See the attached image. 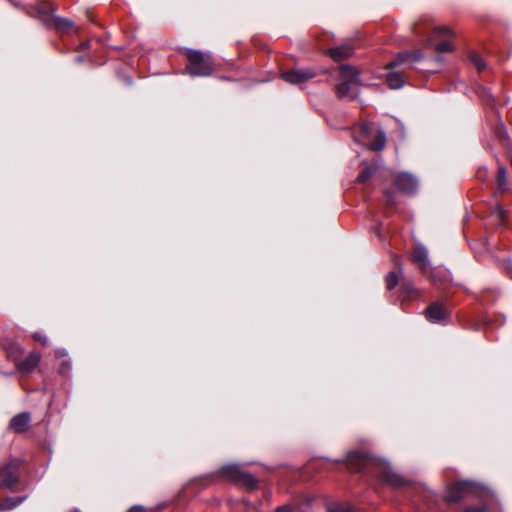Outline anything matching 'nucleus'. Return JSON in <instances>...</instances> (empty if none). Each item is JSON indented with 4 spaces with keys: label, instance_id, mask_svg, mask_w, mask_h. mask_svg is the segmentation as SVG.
Returning <instances> with one entry per match:
<instances>
[{
    "label": "nucleus",
    "instance_id": "f257e3e1",
    "mask_svg": "<svg viewBox=\"0 0 512 512\" xmlns=\"http://www.w3.org/2000/svg\"><path fill=\"white\" fill-rule=\"evenodd\" d=\"M346 467L352 472H367L379 477L385 483L399 487L405 480L386 467L380 460L365 453L350 452L346 458Z\"/></svg>",
    "mask_w": 512,
    "mask_h": 512
},
{
    "label": "nucleus",
    "instance_id": "f03ea898",
    "mask_svg": "<svg viewBox=\"0 0 512 512\" xmlns=\"http://www.w3.org/2000/svg\"><path fill=\"white\" fill-rule=\"evenodd\" d=\"M353 138L374 151L382 150L386 142L385 133L373 123H362L353 133Z\"/></svg>",
    "mask_w": 512,
    "mask_h": 512
},
{
    "label": "nucleus",
    "instance_id": "7ed1b4c3",
    "mask_svg": "<svg viewBox=\"0 0 512 512\" xmlns=\"http://www.w3.org/2000/svg\"><path fill=\"white\" fill-rule=\"evenodd\" d=\"M339 83L336 86V93L339 98H353L358 93L359 71L352 66L342 65L339 69Z\"/></svg>",
    "mask_w": 512,
    "mask_h": 512
},
{
    "label": "nucleus",
    "instance_id": "20e7f679",
    "mask_svg": "<svg viewBox=\"0 0 512 512\" xmlns=\"http://www.w3.org/2000/svg\"><path fill=\"white\" fill-rule=\"evenodd\" d=\"M490 492L485 487L470 481H460L447 488L445 500L449 503H455L468 496L485 497Z\"/></svg>",
    "mask_w": 512,
    "mask_h": 512
},
{
    "label": "nucleus",
    "instance_id": "39448f33",
    "mask_svg": "<svg viewBox=\"0 0 512 512\" xmlns=\"http://www.w3.org/2000/svg\"><path fill=\"white\" fill-rule=\"evenodd\" d=\"M189 64L187 72L192 76H209L213 71V61L210 55L198 50H190L187 53Z\"/></svg>",
    "mask_w": 512,
    "mask_h": 512
},
{
    "label": "nucleus",
    "instance_id": "423d86ee",
    "mask_svg": "<svg viewBox=\"0 0 512 512\" xmlns=\"http://www.w3.org/2000/svg\"><path fill=\"white\" fill-rule=\"evenodd\" d=\"M37 10L48 27H52L57 31L61 32H68L70 29L74 27L72 21L55 15H50L49 12L53 11V8L50 4L46 2L39 3L37 6Z\"/></svg>",
    "mask_w": 512,
    "mask_h": 512
},
{
    "label": "nucleus",
    "instance_id": "0eeeda50",
    "mask_svg": "<svg viewBox=\"0 0 512 512\" xmlns=\"http://www.w3.org/2000/svg\"><path fill=\"white\" fill-rule=\"evenodd\" d=\"M20 461L12 459L0 468V486L12 487L18 480Z\"/></svg>",
    "mask_w": 512,
    "mask_h": 512
},
{
    "label": "nucleus",
    "instance_id": "6e6552de",
    "mask_svg": "<svg viewBox=\"0 0 512 512\" xmlns=\"http://www.w3.org/2000/svg\"><path fill=\"white\" fill-rule=\"evenodd\" d=\"M222 471L228 478L243 483L249 489H253L257 485L256 479L251 474L241 471L237 465L225 466Z\"/></svg>",
    "mask_w": 512,
    "mask_h": 512
},
{
    "label": "nucleus",
    "instance_id": "1a4fd4ad",
    "mask_svg": "<svg viewBox=\"0 0 512 512\" xmlns=\"http://www.w3.org/2000/svg\"><path fill=\"white\" fill-rule=\"evenodd\" d=\"M316 72L311 68H297L286 71L282 74L283 80L291 84H300L311 80Z\"/></svg>",
    "mask_w": 512,
    "mask_h": 512
},
{
    "label": "nucleus",
    "instance_id": "9d476101",
    "mask_svg": "<svg viewBox=\"0 0 512 512\" xmlns=\"http://www.w3.org/2000/svg\"><path fill=\"white\" fill-rule=\"evenodd\" d=\"M395 187L403 193H413L417 188L416 179L407 173H399L394 177Z\"/></svg>",
    "mask_w": 512,
    "mask_h": 512
},
{
    "label": "nucleus",
    "instance_id": "9b49d317",
    "mask_svg": "<svg viewBox=\"0 0 512 512\" xmlns=\"http://www.w3.org/2000/svg\"><path fill=\"white\" fill-rule=\"evenodd\" d=\"M448 315L447 309L439 303H432L425 310V317L431 323H441Z\"/></svg>",
    "mask_w": 512,
    "mask_h": 512
},
{
    "label": "nucleus",
    "instance_id": "f8f14e48",
    "mask_svg": "<svg viewBox=\"0 0 512 512\" xmlns=\"http://www.w3.org/2000/svg\"><path fill=\"white\" fill-rule=\"evenodd\" d=\"M411 259L415 265L423 272L426 273L430 268L428 259V251L424 246L418 245L414 248Z\"/></svg>",
    "mask_w": 512,
    "mask_h": 512
},
{
    "label": "nucleus",
    "instance_id": "ddd939ff",
    "mask_svg": "<svg viewBox=\"0 0 512 512\" xmlns=\"http://www.w3.org/2000/svg\"><path fill=\"white\" fill-rule=\"evenodd\" d=\"M353 47L349 44H342L338 47L331 48L327 54L336 62L349 58L353 54Z\"/></svg>",
    "mask_w": 512,
    "mask_h": 512
},
{
    "label": "nucleus",
    "instance_id": "4468645a",
    "mask_svg": "<svg viewBox=\"0 0 512 512\" xmlns=\"http://www.w3.org/2000/svg\"><path fill=\"white\" fill-rule=\"evenodd\" d=\"M39 353H30L23 361L17 364V368L22 373L32 372L39 364L40 361Z\"/></svg>",
    "mask_w": 512,
    "mask_h": 512
},
{
    "label": "nucleus",
    "instance_id": "2eb2a0df",
    "mask_svg": "<svg viewBox=\"0 0 512 512\" xmlns=\"http://www.w3.org/2000/svg\"><path fill=\"white\" fill-rule=\"evenodd\" d=\"M421 58L422 54L420 52H401L393 61L386 64V68L391 69L405 63L407 60L415 62L420 60Z\"/></svg>",
    "mask_w": 512,
    "mask_h": 512
},
{
    "label": "nucleus",
    "instance_id": "dca6fc26",
    "mask_svg": "<svg viewBox=\"0 0 512 512\" xmlns=\"http://www.w3.org/2000/svg\"><path fill=\"white\" fill-rule=\"evenodd\" d=\"M30 422V415L28 413H20L11 419L10 427L18 433L25 432Z\"/></svg>",
    "mask_w": 512,
    "mask_h": 512
},
{
    "label": "nucleus",
    "instance_id": "f3484780",
    "mask_svg": "<svg viewBox=\"0 0 512 512\" xmlns=\"http://www.w3.org/2000/svg\"><path fill=\"white\" fill-rule=\"evenodd\" d=\"M386 82L391 89H399L404 85L405 77L402 72L392 71L387 74Z\"/></svg>",
    "mask_w": 512,
    "mask_h": 512
},
{
    "label": "nucleus",
    "instance_id": "a211bd4d",
    "mask_svg": "<svg viewBox=\"0 0 512 512\" xmlns=\"http://www.w3.org/2000/svg\"><path fill=\"white\" fill-rule=\"evenodd\" d=\"M25 500V497H7L0 501V510L8 511L11 510L18 505H20Z\"/></svg>",
    "mask_w": 512,
    "mask_h": 512
},
{
    "label": "nucleus",
    "instance_id": "6ab92c4d",
    "mask_svg": "<svg viewBox=\"0 0 512 512\" xmlns=\"http://www.w3.org/2000/svg\"><path fill=\"white\" fill-rule=\"evenodd\" d=\"M497 185L498 189L504 192L507 187V176H506V169L502 166L498 168L497 172Z\"/></svg>",
    "mask_w": 512,
    "mask_h": 512
},
{
    "label": "nucleus",
    "instance_id": "aec40b11",
    "mask_svg": "<svg viewBox=\"0 0 512 512\" xmlns=\"http://www.w3.org/2000/svg\"><path fill=\"white\" fill-rule=\"evenodd\" d=\"M497 225H504L506 219V212L501 206H497L491 213Z\"/></svg>",
    "mask_w": 512,
    "mask_h": 512
},
{
    "label": "nucleus",
    "instance_id": "412c9836",
    "mask_svg": "<svg viewBox=\"0 0 512 512\" xmlns=\"http://www.w3.org/2000/svg\"><path fill=\"white\" fill-rule=\"evenodd\" d=\"M329 512H356L353 507L347 503H331L328 506Z\"/></svg>",
    "mask_w": 512,
    "mask_h": 512
},
{
    "label": "nucleus",
    "instance_id": "4be33fe9",
    "mask_svg": "<svg viewBox=\"0 0 512 512\" xmlns=\"http://www.w3.org/2000/svg\"><path fill=\"white\" fill-rule=\"evenodd\" d=\"M440 36L444 37H452L453 32L450 30V28L446 26L436 27L433 32V37L429 40V42L432 44V42Z\"/></svg>",
    "mask_w": 512,
    "mask_h": 512
},
{
    "label": "nucleus",
    "instance_id": "5701e85b",
    "mask_svg": "<svg viewBox=\"0 0 512 512\" xmlns=\"http://www.w3.org/2000/svg\"><path fill=\"white\" fill-rule=\"evenodd\" d=\"M434 48L437 52H440V53H444V52H450L453 50V45L452 43L448 40V39H445L443 41H440L438 43H436L434 45Z\"/></svg>",
    "mask_w": 512,
    "mask_h": 512
},
{
    "label": "nucleus",
    "instance_id": "b1692460",
    "mask_svg": "<svg viewBox=\"0 0 512 512\" xmlns=\"http://www.w3.org/2000/svg\"><path fill=\"white\" fill-rule=\"evenodd\" d=\"M398 273L390 272L386 277V286L388 290H392L398 284Z\"/></svg>",
    "mask_w": 512,
    "mask_h": 512
},
{
    "label": "nucleus",
    "instance_id": "393cba45",
    "mask_svg": "<svg viewBox=\"0 0 512 512\" xmlns=\"http://www.w3.org/2000/svg\"><path fill=\"white\" fill-rule=\"evenodd\" d=\"M470 60L478 71H482L483 69H485L486 64L480 55L473 53L470 55Z\"/></svg>",
    "mask_w": 512,
    "mask_h": 512
},
{
    "label": "nucleus",
    "instance_id": "a878e982",
    "mask_svg": "<svg viewBox=\"0 0 512 512\" xmlns=\"http://www.w3.org/2000/svg\"><path fill=\"white\" fill-rule=\"evenodd\" d=\"M372 176V170L369 166H366L357 176V181L360 183L366 182Z\"/></svg>",
    "mask_w": 512,
    "mask_h": 512
},
{
    "label": "nucleus",
    "instance_id": "bb28decb",
    "mask_svg": "<svg viewBox=\"0 0 512 512\" xmlns=\"http://www.w3.org/2000/svg\"><path fill=\"white\" fill-rule=\"evenodd\" d=\"M485 506H469L464 509L463 512H485Z\"/></svg>",
    "mask_w": 512,
    "mask_h": 512
},
{
    "label": "nucleus",
    "instance_id": "cd10ccee",
    "mask_svg": "<svg viewBox=\"0 0 512 512\" xmlns=\"http://www.w3.org/2000/svg\"><path fill=\"white\" fill-rule=\"evenodd\" d=\"M33 338L36 341L41 342L43 345H48V339L46 336H42L40 333H34Z\"/></svg>",
    "mask_w": 512,
    "mask_h": 512
},
{
    "label": "nucleus",
    "instance_id": "c85d7f7f",
    "mask_svg": "<svg viewBox=\"0 0 512 512\" xmlns=\"http://www.w3.org/2000/svg\"><path fill=\"white\" fill-rule=\"evenodd\" d=\"M385 197H386V201L389 204H394L395 203L394 195H393L392 191H390V190L385 191Z\"/></svg>",
    "mask_w": 512,
    "mask_h": 512
},
{
    "label": "nucleus",
    "instance_id": "c756f323",
    "mask_svg": "<svg viewBox=\"0 0 512 512\" xmlns=\"http://www.w3.org/2000/svg\"><path fill=\"white\" fill-rule=\"evenodd\" d=\"M276 512H291V507L289 505H283L278 507Z\"/></svg>",
    "mask_w": 512,
    "mask_h": 512
},
{
    "label": "nucleus",
    "instance_id": "7c9ffc66",
    "mask_svg": "<svg viewBox=\"0 0 512 512\" xmlns=\"http://www.w3.org/2000/svg\"><path fill=\"white\" fill-rule=\"evenodd\" d=\"M128 512H145V510L141 506H133L128 510Z\"/></svg>",
    "mask_w": 512,
    "mask_h": 512
}]
</instances>
